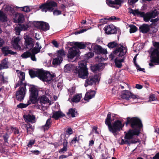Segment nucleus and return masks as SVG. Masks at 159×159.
Wrapping results in <instances>:
<instances>
[{"label": "nucleus", "mask_w": 159, "mask_h": 159, "mask_svg": "<svg viewBox=\"0 0 159 159\" xmlns=\"http://www.w3.org/2000/svg\"><path fill=\"white\" fill-rule=\"evenodd\" d=\"M53 14L54 16H58L61 14V11L57 9L53 10Z\"/></svg>", "instance_id": "obj_54"}, {"label": "nucleus", "mask_w": 159, "mask_h": 159, "mask_svg": "<svg viewBox=\"0 0 159 159\" xmlns=\"http://www.w3.org/2000/svg\"><path fill=\"white\" fill-rule=\"evenodd\" d=\"M129 12L133 14L134 16L137 15L138 16H144V12H141L137 10H133L131 8L129 9Z\"/></svg>", "instance_id": "obj_25"}, {"label": "nucleus", "mask_w": 159, "mask_h": 159, "mask_svg": "<svg viewBox=\"0 0 159 159\" xmlns=\"http://www.w3.org/2000/svg\"><path fill=\"white\" fill-rule=\"evenodd\" d=\"M141 17H143L144 20L146 22H148L150 20V19L151 18L149 16L148 14L145 15L144 13V16Z\"/></svg>", "instance_id": "obj_52"}, {"label": "nucleus", "mask_w": 159, "mask_h": 159, "mask_svg": "<svg viewBox=\"0 0 159 159\" xmlns=\"http://www.w3.org/2000/svg\"><path fill=\"white\" fill-rule=\"evenodd\" d=\"M0 21L4 23V27L8 25L7 23L8 19L6 14L3 12L0 11Z\"/></svg>", "instance_id": "obj_13"}, {"label": "nucleus", "mask_w": 159, "mask_h": 159, "mask_svg": "<svg viewBox=\"0 0 159 159\" xmlns=\"http://www.w3.org/2000/svg\"><path fill=\"white\" fill-rule=\"evenodd\" d=\"M38 107L39 109L44 111L47 109V106L44 105L43 104H40L39 105Z\"/></svg>", "instance_id": "obj_53"}, {"label": "nucleus", "mask_w": 159, "mask_h": 159, "mask_svg": "<svg viewBox=\"0 0 159 159\" xmlns=\"http://www.w3.org/2000/svg\"><path fill=\"white\" fill-rule=\"evenodd\" d=\"M39 79L44 82L49 84L53 81L54 76L48 71H45L43 70L41 71Z\"/></svg>", "instance_id": "obj_7"}, {"label": "nucleus", "mask_w": 159, "mask_h": 159, "mask_svg": "<svg viewBox=\"0 0 159 159\" xmlns=\"http://www.w3.org/2000/svg\"><path fill=\"white\" fill-rule=\"evenodd\" d=\"M21 126L22 128L23 129H24L25 128H26L27 130V133H29V128L28 126V124H24L23 123H22L21 124Z\"/></svg>", "instance_id": "obj_56"}, {"label": "nucleus", "mask_w": 159, "mask_h": 159, "mask_svg": "<svg viewBox=\"0 0 159 159\" xmlns=\"http://www.w3.org/2000/svg\"><path fill=\"white\" fill-rule=\"evenodd\" d=\"M57 6V4L52 0H48L45 3L39 6V8L43 12H47L48 11L52 12L54 8Z\"/></svg>", "instance_id": "obj_4"}, {"label": "nucleus", "mask_w": 159, "mask_h": 159, "mask_svg": "<svg viewBox=\"0 0 159 159\" xmlns=\"http://www.w3.org/2000/svg\"><path fill=\"white\" fill-rule=\"evenodd\" d=\"M111 113L109 112L107 114L105 123L106 124L108 125L109 131L112 132L114 135H115L117 131L122 129L123 125H122L121 122L119 120H116L111 125Z\"/></svg>", "instance_id": "obj_2"}, {"label": "nucleus", "mask_w": 159, "mask_h": 159, "mask_svg": "<svg viewBox=\"0 0 159 159\" xmlns=\"http://www.w3.org/2000/svg\"><path fill=\"white\" fill-rule=\"evenodd\" d=\"M52 121L50 118L48 119L46 121L45 124L42 126V128L44 131L48 130L51 124Z\"/></svg>", "instance_id": "obj_30"}, {"label": "nucleus", "mask_w": 159, "mask_h": 159, "mask_svg": "<svg viewBox=\"0 0 159 159\" xmlns=\"http://www.w3.org/2000/svg\"><path fill=\"white\" fill-rule=\"evenodd\" d=\"M66 133L67 134L70 135L72 134V130L71 128H68L66 131Z\"/></svg>", "instance_id": "obj_63"}, {"label": "nucleus", "mask_w": 159, "mask_h": 159, "mask_svg": "<svg viewBox=\"0 0 159 159\" xmlns=\"http://www.w3.org/2000/svg\"><path fill=\"white\" fill-rule=\"evenodd\" d=\"M35 142L34 140H31L30 141L29 143L28 144V146L29 147H31L32 146L33 144H34Z\"/></svg>", "instance_id": "obj_60"}, {"label": "nucleus", "mask_w": 159, "mask_h": 159, "mask_svg": "<svg viewBox=\"0 0 159 159\" xmlns=\"http://www.w3.org/2000/svg\"><path fill=\"white\" fill-rule=\"evenodd\" d=\"M38 100L40 104H43L44 105L48 103L49 101L48 98L44 95L39 97L38 99Z\"/></svg>", "instance_id": "obj_22"}, {"label": "nucleus", "mask_w": 159, "mask_h": 159, "mask_svg": "<svg viewBox=\"0 0 159 159\" xmlns=\"http://www.w3.org/2000/svg\"><path fill=\"white\" fill-rule=\"evenodd\" d=\"M139 28L140 31L143 33H146L149 30L148 25L146 24H143L139 27Z\"/></svg>", "instance_id": "obj_23"}, {"label": "nucleus", "mask_w": 159, "mask_h": 159, "mask_svg": "<svg viewBox=\"0 0 159 159\" xmlns=\"http://www.w3.org/2000/svg\"><path fill=\"white\" fill-rule=\"evenodd\" d=\"M9 62L8 61L7 58H5L2 61L0 65V68L3 69L7 68L8 67Z\"/></svg>", "instance_id": "obj_29"}, {"label": "nucleus", "mask_w": 159, "mask_h": 159, "mask_svg": "<svg viewBox=\"0 0 159 159\" xmlns=\"http://www.w3.org/2000/svg\"><path fill=\"white\" fill-rule=\"evenodd\" d=\"M68 114L71 115L72 117H75V115L77 114V112L75 111V109L70 108L69 109Z\"/></svg>", "instance_id": "obj_40"}, {"label": "nucleus", "mask_w": 159, "mask_h": 159, "mask_svg": "<svg viewBox=\"0 0 159 159\" xmlns=\"http://www.w3.org/2000/svg\"><path fill=\"white\" fill-rule=\"evenodd\" d=\"M41 46L39 45L38 42H37L35 44V47L33 49V52L35 54H37L40 52L41 48Z\"/></svg>", "instance_id": "obj_31"}, {"label": "nucleus", "mask_w": 159, "mask_h": 159, "mask_svg": "<svg viewBox=\"0 0 159 159\" xmlns=\"http://www.w3.org/2000/svg\"><path fill=\"white\" fill-rule=\"evenodd\" d=\"M131 93L128 91H124L122 92L121 94V98L124 99L128 100L130 98V95Z\"/></svg>", "instance_id": "obj_24"}, {"label": "nucleus", "mask_w": 159, "mask_h": 159, "mask_svg": "<svg viewBox=\"0 0 159 159\" xmlns=\"http://www.w3.org/2000/svg\"><path fill=\"white\" fill-rule=\"evenodd\" d=\"M75 88L72 87L68 89V93L70 96H72L75 93Z\"/></svg>", "instance_id": "obj_50"}, {"label": "nucleus", "mask_w": 159, "mask_h": 159, "mask_svg": "<svg viewBox=\"0 0 159 159\" xmlns=\"http://www.w3.org/2000/svg\"><path fill=\"white\" fill-rule=\"evenodd\" d=\"M117 44L116 41H113L107 44V46L110 48H113L116 47Z\"/></svg>", "instance_id": "obj_45"}, {"label": "nucleus", "mask_w": 159, "mask_h": 159, "mask_svg": "<svg viewBox=\"0 0 159 159\" xmlns=\"http://www.w3.org/2000/svg\"><path fill=\"white\" fill-rule=\"evenodd\" d=\"M83 136L81 135H80L77 137L78 143H79L80 142L83 141Z\"/></svg>", "instance_id": "obj_62"}, {"label": "nucleus", "mask_w": 159, "mask_h": 159, "mask_svg": "<svg viewBox=\"0 0 159 159\" xmlns=\"http://www.w3.org/2000/svg\"><path fill=\"white\" fill-rule=\"evenodd\" d=\"M57 57H62V56H64L65 55V52L63 50H60L57 51Z\"/></svg>", "instance_id": "obj_49"}, {"label": "nucleus", "mask_w": 159, "mask_h": 159, "mask_svg": "<svg viewBox=\"0 0 159 159\" xmlns=\"http://www.w3.org/2000/svg\"><path fill=\"white\" fill-rule=\"evenodd\" d=\"M42 69H39L36 71H34L32 70H30L29 71V74L32 78L35 77H37L39 79L40 76Z\"/></svg>", "instance_id": "obj_15"}, {"label": "nucleus", "mask_w": 159, "mask_h": 159, "mask_svg": "<svg viewBox=\"0 0 159 159\" xmlns=\"http://www.w3.org/2000/svg\"><path fill=\"white\" fill-rule=\"evenodd\" d=\"M24 38L25 39L26 48L29 49H31L33 46L32 39L27 35L25 36Z\"/></svg>", "instance_id": "obj_14"}, {"label": "nucleus", "mask_w": 159, "mask_h": 159, "mask_svg": "<svg viewBox=\"0 0 159 159\" xmlns=\"http://www.w3.org/2000/svg\"><path fill=\"white\" fill-rule=\"evenodd\" d=\"M2 50L5 56L9 54L14 55L16 53V52H13L11 50L9 49V48L7 47H4L2 48Z\"/></svg>", "instance_id": "obj_18"}, {"label": "nucleus", "mask_w": 159, "mask_h": 159, "mask_svg": "<svg viewBox=\"0 0 159 159\" xmlns=\"http://www.w3.org/2000/svg\"><path fill=\"white\" fill-rule=\"evenodd\" d=\"M30 102L34 104L36 102L38 95L37 89L34 87L31 88L30 89Z\"/></svg>", "instance_id": "obj_9"}, {"label": "nucleus", "mask_w": 159, "mask_h": 159, "mask_svg": "<svg viewBox=\"0 0 159 159\" xmlns=\"http://www.w3.org/2000/svg\"><path fill=\"white\" fill-rule=\"evenodd\" d=\"M86 63L84 61H81L79 62V68L78 73L79 77L82 79L87 78L88 75V69L86 67Z\"/></svg>", "instance_id": "obj_5"}, {"label": "nucleus", "mask_w": 159, "mask_h": 159, "mask_svg": "<svg viewBox=\"0 0 159 159\" xmlns=\"http://www.w3.org/2000/svg\"><path fill=\"white\" fill-rule=\"evenodd\" d=\"M130 124L132 128H135L134 130H130L127 133L125 134V140L122 139L121 141V144H128L131 143H136V141H129V140L131 139L134 135H138L139 134V128H140L142 126V125L141 120L137 118H130L129 117L127 118V121L126 122V124L127 125Z\"/></svg>", "instance_id": "obj_1"}, {"label": "nucleus", "mask_w": 159, "mask_h": 159, "mask_svg": "<svg viewBox=\"0 0 159 159\" xmlns=\"http://www.w3.org/2000/svg\"><path fill=\"white\" fill-rule=\"evenodd\" d=\"M26 89L25 86L19 88V90L16 92V98L20 101H21L25 96Z\"/></svg>", "instance_id": "obj_8"}, {"label": "nucleus", "mask_w": 159, "mask_h": 159, "mask_svg": "<svg viewBox=\"0 0 159 159\" xmlns=\"http://www.w3.org/2000/svg\"><path fill=\"white\" fill-rule=\"evenodd\" d=\"M95 94V92L93 90H89L86 93L85 95V96L84 98L85 100H89L92 98H93Z\"/></svg>", "instance_id": "obj_16"}, {"label": "nucleus", "mask_w": 159, "mask_h": 159, "mask_svg": "<svg viewBox=\"0 0 159 159\" xmlns=\"http://www.w3.org/2000/svg\"><path fill=\"white\" fill-rule=\"evenodd\" d=\"M79 49L75 47L70 48L68 52V57L69 58H73L77 55L79 53Z\"/></svg>", "instance_id": "obj_11"}, {"label": "nucleus", "mask_w": 159, "mask_h": 159, "mask_svg": "<svg viewBox=\"0 0 159 159\" xmlns=\"http://www.w3.org/2000/svg\"><path fill=\"white\" fill-rule=\"evenodd\" d=\"M137 30V28L136 27L133 25L130 27L129 31L130 33H132L135 32Z\"/></svg>", "instance_id": "obj_51"}, {"label": "nucleus", "mask_w": 159, "mask_h": 159, "mask_svg": "<svg viewBox=\"0 0 159 159\" xmlns=\"http://www.w3.org/2000/svg\"><path fill=\"white\" fill-rule=\"evenodd\" d=\"M24 118L25 121L34 123L35 122V117L33 115H25L24 116Z\"/></svg>", "instance_id": "obj_21"}, {"label": "nucleus", "mask_w": 159, "mask_h": 159, "mask_svg": "<svg viewBox=\"0 0 159 159\" xmlns=\"http://www.w3.org/2000/svg\"><path fill=\"white\" fill-rule=\"evenodd\" d=\"M62 61V57H57L53 59L52 63L54 65L60 63Z\"/></svg>", "instance_id": "obj_35"}, {"label": "nucleus", "mask_w": 159, "mask_h": 159, "mask_svg": "<svg viewBox=\"0 0 159 159\" xmlns=\"http://www.w3.org/2000/svg\"><path fill=\"white\" fill-rule=\"evenodd\" d=\"M107 3L111 7H114V5L117 4L120 5L121 4V2L120 0H116L115 1L109 0L107 1Z\"/></svg>", "instance_id": "obj_27"}, {"label": "nucleus", "mask_w": 159, "mask_h": 159, "mask_svg": "<svg viewBox=\"0 0 159 159\" xmlns=\"http://www.w3.org/2000/svg\"><path fill=\"white\" fill-rule=\"evenodd\" d=\"M65 115L61 111H55L53 112V115L52 118L55 120H57L60 117L65 116Z\"/></svg>", "instance_id": "obj_19"}, {"label": "nucleus", "mask_w": 159, "mask_h": 159, "mask_svg": "<svg viewBox=\"0 0 159 159\" xmlns=\"http://www.w3.org/2000/svg\"><path fill=\"white\" fill-rule=\"evenodd\" d=\"M104 30L106 33L107 34H114L116 33V29L111 28L110 25H107L104 27Z\"/></svg>", "instance_id": "obj_17"}, {"label": "nucleus", "mask_w": 159, "mask_h": 159, "mask_svg": "<svg viewBox=\"0 0 159 159\" xmlns=\"http://www.w3.org/2000/svg\"><path fill=\"white\" fill-rule=\"evenodd\" d=\"M31 55V53L28 51L24 52L21 54V57L22 58L26 59L30 57Z\"/></svg>", "instance_id": "obj_44"}, {"label": "nucleus", "mask_w": 159, "mask_h": 159, "mask_svg": "<svg viewBox=\"0 0 159 159\" xmlns=\"http://www.w3.org/2000/svg\"><path fill=\"white\" fill-rule=\"evenodd\" d=\"M157 100L154 94L151 95L149 97V100L151 101H153Z\"/></svg>", "instance_id": "obj_58"}, {"label": "nucleus", "mask_w": 159, "mask_h": 159, "mask_svg": "<svg viewBox=\"0 0 159 159\" xmlns=\"http://www.w3.org/2000/svg\"><path fill=\"white\" fill-rule=\"evenodd\" d=\"M21 30L26 31L29 27V26L27 24H24L22 25H19Z\"/></svg>", "instance_id": "obj_46"}, {"label": "nucleus", "mask_w": 159, "mask_h": 159, "mask_svg": "<svg viewBox=\"0 0 159 159\" xmlns=\"http://www.w3.org/2000/svg\"><path fill=\"white\" fill-rule=\"evenodd\" d=\"M19 74L18 77L20 79L19 80L20 81V83H21L22 82H23L25 80V73L23 72L20 71L19 73Z\"/></svg>", "instance_id": "obj_38"}, {"label": "nucleus", "mask_w": 159, "mask_h": 159, "mask_svg": "<svg viewBox=\"0 0 159 159\" xmlns=\"http://www.w3.org/2000/svg\"><path fill=\"white\" fill-rule=\"evenodd\" d=\"M39 28L42 30L46 31L49 30L50 27L48 23L43 22L39 23Z\"/></svg>", "instance_id": "obj_20"}, {"label": "nucleus", "mask_w": 159, "mask_h": 159, "mask_svg": "<svg viewBox=\"0 0 159 159\" xmlns=\"http://www.w3.org/2000/svg\"><path fill=\"white\" fill-rule=\"evenodd\" d=\"M75 46L74 47H75L77 48L78 49H84L86 47V45L84 44L83 42H75Z\"/></svg>", "instance_id": "obj_34"}, {"label": "nucleus", "mask_w": 159, "mask_h": 159, "mask_svg": "<svg viewBox=\"0 0 159 159\" xmlns=\"http://www.w3.org/2000/svg\"><path fill=\"white\" fill-rule=\"evenodd\" d=\"M5 10L7 11H8L11 12H12L14 11L13 8L9 6H6V7L5 8Z\"/></svg>", "instance_id": "obj_59"}, {"label": "nucleus", "mask_w": 159, "mask_h": 159, "mask_svg": "<svg viewBox=\"0 0 159 159\" xmlns=\"http://www.w3.org/2000/svg\"><path fill=\"white\" fill-rule=\"evenodd\" d=\"M81 94H78L75 95L74 96L73 98L72 99V101L73 102L77 103L79 102L81 98Z\"/></svg>", "instance_id": "obj_37"}, {"label": "nucleus", "mask_w": 159, "mask_h": 159, "mask_svg": "<svg viewBox=\"0 0 159 159\" xmlns=\"http://www.w3.org/2000/svg\"><path fill=\"white\" fill-rule=\"evenodd\" d=\"M12 129L15 134L19 135V131L18 129L16 127H13L12 128Z\"/></svg>", "instance_id": "obj_57"}, {"label": "nucleus", "mask_w": 159, "mask_h": 159, "mask_svg": "<svg viewBox=\"0 0 159 159\" xmlns=\"http://www.w3.org/2000/svg\"><path fill=\"white\" fill-rule=\"evenodd\" d=\"M95 48L100 53H103L104 54H106L107 52L106 49L103 48L101 46L99 45H97L95 47Z\"/></svg>", "instance_id": "obj_36"}, {"label": "nucleus", "mask_w": 159, "mask_h": 159, "mask_svg": "<svg viewBox=\"0 0 159 159\" xmlns=\"http://www.w3.org/2000/svg\"><path fill=\"white\" fill-rule=\"evenodd\" d=\"M134 63L135 64L136 69L137 70L139 71H142L144 72V68H141L136 63V57H135L134 58Z\"/></svg>", "instance_id": "obj_43"}, {"label": "nucleus", "mask_w": 159, "mask_h": 159, "mask_svg": "<svg viewBox=\"0 0 159 159\" xmlns=\"http://www.w3.org/2000/svg\"><path fill=\"white\" fill-rule=\"evenodd\" d=\"M21 30L19 25L18 26H16L15 29V33L17 35H20V31Z\"/></svg>", "instance_id": "obj_48"}, {"label": "nucleus", "mask_w": 159, "mask_h": 159, "mask_svg": "<svg viewBox=\"0 0 159 159\" xmlns=\"http://www.w3.org/2000/svg\"><path fill=\"white\" fill-rule=\"evenodd\" d=\"M153 46L156 48H152L150 49L151 56L152 58L151 61L159 64V42H155Z\"/></svg>", "instance_id": "obj_3"}, {"label": "nucleus", "mask_w": 159, "mask_h": 159, "mask_svg": "<svg viewBox=\"0 0 159 159\" xmlns=\"http://www.w3.org/2000/svg\"><path fill=\"white\" fill-rule=\"evenodd\" d=\"M98 80L99 76L98 75L90 76L85 80L84 86L86 87L89 85L95 84L98 81Z\"/></svg>", "instance_id": "obj_10"}, {"label": "nucleus", "mask_w": 159, "mask_h": 159, "mask_svg": "<svg viewBox=\"0 0 159 159\" xmlns=\"http://www.w3.org/2000/svg\"><path fill=\"white\" fill-rule=\"evenodd\" d=\"M131 98L133 99H138L139 98V96L136 95H134L131 93V94L130 95V98Z\"/></svg>", "instance_id": "obj_64"}, {"label": "nucleus", "mask_w": 159, "mask_h": 159, "mask_svg": "<svg viewBox=\"0 0 159 159\" xmlns=\"http://www.w3.org/2000/svg\"><path fill=\"white\" fill-rule=\"evenodd\" d=\"M32 102H30V100H28V103L26 104H24L23 103H20L19 104L17 105V107L18 108H25L27 107L29 105L31 104Z\"/></svg>", "instance_id": "obj_42"}, {"label": "nucleus", "mask_w": 159, "mask_h": 159, "mask_svg": "<svg viewBox=\"0 0 159 159\" xmlns=\"http://www.w3.org/2000/svg\"><path fill=\"white\" fill-rule=\"evenodd\" d=\"M73 70V67L72 65L67 64L64 66V71L66 72L69 73Z\"/></svg>", "instance_id": "obj_33"}, {"label": "nucleus", "mask_w": 159, "mask_h": 159, "mask_svg": "<svg viewBox=\"0 0 159 159\" xmlns=\"http://www.w3.org/2000/svg\"><path fill=\"white\" fill-rule=\"evenodd\" d=\"M159 14V12L156 10H155L152 11L148 13V16L151 18L155 17L157 16Z\"/></svg>", "instance_id": "obj_39"}, {"label": "nucleus", "mask_w": 159, "mask_h": 159, "mask_svg": "<svg viewBox=\"0 0 159 159\" xmlns=\"http://www.w3.org/2000/svg\"><path fill=\"white\" fill-rule=\"evenodd\" d=\"M102 63H99L93 67L92 69V70H93V71H96L102 69Z\"/></svg>", "instance_id": "obj_41"}, {"label": "nucleus", "mask_w": 159, "mask_h": 159, "mask_svg": "<svg viewBox=\"0 0 159 159\" xmlns=\"http://www.w3.org/2000/svg\"><path fill=\"white\" fill-rule=\"evenodd\" d=\"M24 20V17L23 14L17 13L15 15L14 22L16 23H22Z\"/></svg>", "instance_id": "obj_12"}, {"label": "nucleus", "mask_w": 159, "mask_h": 159, "mask_svg": "<svg viewBox=\"0 0 159 159\" xmlns=\"http://www.w3.org/2000/svg\"><path fill=\"white\" fill-rule=\"evenodd\" d=\"M20 40V39L19 37L16 38L14 39L13 45L14 47L16 49L20 50L21 49L20 46L19 44Z\"/></svg>", "instance_id": "obj_26"}, {"label": "nucleus", "mask_w": 159, "mask_h": 159, "mask_svg": "<svg viewBox=\"0 0 159 159\" xmlns=\"http://www.w3.org/2000/svg\"><path fill=\"white\" fill-rule=\"evenodd\" d=\"M68 142L67 140H65L64 141L62 144L63 148L59 150V152L60 153H64L67 150Z\"/></svg>", "instance_id": "obj_28"}, {"label": "nucleus", "mask_w": 159, "mask_h": 159, "mask_svg": "<svg viewBox=\"0 0 159 159\" xmlns=\"http://www.w3.org/2000/svg\"><path fill=\"white\" fill-rule=\"evenodd\" d=\"M22 11H23L26 12H29L30 11V10L28 6H25L20 8Z\"/></svg>", "instance_id": "obj_55"}, {"label": "nucleus", "mask_w": 159, "mask_h": 159, "mask_svg": "<svg viewBox=\"0 0 159 159\" xmlns=\"http://www.w3.org/2000/svg\"><path fill=\"white\" fill-rule=\"evenodd\" d=\"M28 126L29 128V132L28 133V134H31V133L30 132V131H33L34 130V128L32 126L30 125V124H28Z\"/></svg>", "instance_id": "obj_61"}, {"label": "nucleus", "mask_w": 159, "mask_h": 159, "mask_svg": "<svg viewBox=\"0 0 159 159\" xmlns=\"http://www.w3.org/2000/svg\"><path fill=\"white\" fill-rule=\"evenodd\" d=\"M123 61L124 59H123L119 60L117 57L115 58V62L116 66L118 68H121L122 66L121 63L123 62Z\"/></svg>", "instance_id": "obj_32"}, {"label": "nucleus", "mask_w": 159, "mask_h": 159, "mask_svg": "<svg viewBox=\"0 0 159 159\" xmlns=\"http://www.w3.org/2000/svg\"><path fill=\"white\" fill-rule=\"evenodd\" d=\"M26 85V84L25 83H24L23 82H22V83H20V81L19 80L18 81V82L16 84V85L15 86V88H16L20 86V88H21V87H24V86L25 87Z\"/></svg>", "instance_id": "obj_47"}, {"label": "nucleus", "mask_w": 159, "mask_h": 159, "mask_svg": "<svg viewBox=\"0 0 159 159\" xmlns=\"http://www.w3.org/2000/svg\"><path fill=\"white\" fill-rule=\"evenodd\" d=\"M127 52V48L122 46H121L114 51L113 53H111L109 55V58L111 60H112L116 57V56L119 57L124 56Z\"/></svg>", "instance_id": "obj_6"}]
</instances>
